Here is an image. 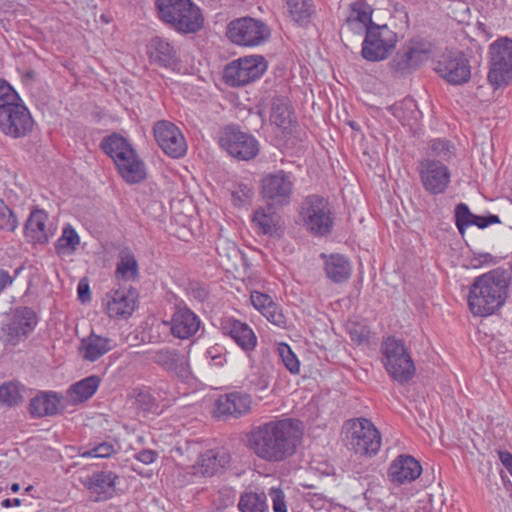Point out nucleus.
I'll return each mask as SVG.
<instances>
[{"instance_id": "4d7b16f0", "label": "nucleus", "mask_w": 512, "mask_h": 512, "mask_svg": "<svg viewBox=\"0 0 512 512\" xmlns=\"http://www.w3.org/2000/svg\"><path fill=\"white\" fill-rule=\"evenodd\" d=\"M160 40L157 38L153 39L148 46L151 60L154 62H160Z\"/></svg>"}, {"instance_id": "c756f323", "label": "nucleus", "mask_w": 512, "mask_h": 512, "mask_svg": "<svg viewBox=\"0 0 512 512\" xmlns=\"http://www.w3.org/2000/svg\"><path fill=\"white\" fill-rule=\"evenodd\" d=\"M253 306L272 324L280 328L286 327V317L272 298L264 293L254 291L250 296Z\"/></svg>"}, {"instance_id": "6ab92c4d", "label": "nucleus", "mask_w": 512, "mask_h": 512, "mask_svg": "<svg viewBox=\"0 0 512 512\" xmlns=\"http://www.w3.org/2000/svg\"><path fill=\"white\" fill-rule=\"evenodd\" d=\"M252 399L247 393L231 392L219 396L214 415L220 419L239 418L251 410Z\"/></svg>"}, {"instance_id": "a18cd8bd", "label": "nucleus", "mask_w": 512, "mask_h": 512, "mask_svg": "<svg viewBox=\"0 0 512 512\" xmlns=\"http://www.w3.org/2000/svg\"><path fill=\"white\" fill-rule=\"evenodd\" d=\"M278 354L285 367L292 373L298 374L300 371V362L291 348L287 344H281L278 347Z\"/></svg>"}, {"instance_id": "2eb2a0df", "label": "nucleus", "mask_w": 512, "mask_h": 512, "mask_svg": "<svg viewBox=\"0 0 512 512\" xmlns=\"http://www.w3.org/2000/svg\"><path fill=\"white\" fill-rule=\"evenodd\" d=\"M293 187L292 175L279 170L262 179L261 194L270 204L284 206L291 201Z\"/></svg>"}, {"instance_id": "7ed1b4c3", "label": "nucleus", "mask_w": 512, "mask_h": 512, "mask_svg": "<svg viewBox=\"0 0 512 512\" xmlns=\"http://www.w3.org/2000/svg\"><path fill=\"white\" fill-rule=\"evenodd\" d=\"M100 148L112 158L119 174L127 183L135 184L145 179L144 163L126 138L113 133L103 138Z\"/></svg>"}, {"instance_id": "c85d7f7f", "label": "nucleus", "mask_w": 512, "mask_h": 512, "mask_svg": "<svg viewBox=\"0 0 512 512\" xmlns=\"http://www.w3.org/2000/svg\"><path fill=\"white\" fill-rule=\"evenodd\" d=\"M372 7L363 2L356 1L350 5V13L346 24L350 31L356 34L366 33L370 27L376 24L372 21Z\"/></svg>"}, {"instance_id": "864d4df0", "label": "nucleus", "mask_w": 512, "mask_h": 512, "mask_svg": "<svg viewBox=\"0 0 512 512\" xmlns=\"http://www.w3.org/2000/svg\"><path fill=\"white\" fill-rule=\"evenodd\" d=\"M135 405L142 411H150L155 405V399L149 392H139L135 398Z\"/></svg>"}, {"instance_id": "423d86ee", "label": "nucleus", "mask_w": 512, "mask_h": 512, "mask_svg": "<svg viewBox=\"0 0 512 512\" xmlns=\"http://www.w3.org/2000/svg\"><path fill=\"white\" fill-rule=\"evenodd\" d=\"M303 226L313 235L325 236L331 233L333 217L329 202L319 195L306 197L300 208Z\"/></svg>"}, {"instance_id": "72a5a7b5", "label": "nucleus", "mask_w": 512, "mask_h": 512, "mask_svg": "<svg viewBox=\"0 0 512 512\" xmlns=\"http://www.w3.org/2000/svg\"><path fill=\"white\" fill-rule=\"evenodd\" d=\"M325 272L331 281L342 283L350 278L351 265L346 257L333 254L325 261Z\"/></svg>"}, {"instance_id": "f704fd0d", "label": "nucleus", "mask_w": 512, "mask_h": 512, "mask_svg": "<svg viewBox=\"0 0 512 512\" xmlns=\"http://www.w3.org/2000/svg\"><path fill=\"white\" fill-rule=\"evenodd\" d=\"M270 119L273 124L286 130L292 124V112L288 101L284 98H274L272 101Z\"/></svg>"}, {"instance_id": "f257e3e1", "label": "nucleus", "mask_w": 512, "mask_h": 512, "mask_svg": "<svg viewBox=\"0 0 512 512\" xmlns=\"http://www.w3.org/2000/svg\"><path fill=\"white\" fill-rule=\"evenodd\" d=\"M302 431L293 419L269 421L247 434V447L261 460L279 463L295 454Z\"/></svg>"}, {"instance_id": "69168bd1", "label": "nucleus", "mask_w": 512, "mask_h": 512, "mask_svg": "<svg viewBox=\"0 0 512 512\" xmlns=\"http://www.w3.org/2000/svg\"><path fill=\"white\" fill-rule=\"evenodd\" d=\"M500 218L497 216V215H489L487 216V224L488 226L491 225V224H496V223H500Z\"/></svg>"}, {"instance_id": "4468645a", "label": "nucleus", "mask_w": 512, "mask_h": 512, "mask_svg": "<svg viewBox=\"0 0 512 512\" xmlns=\"http://www.w3.org/2000/svg\"><path fill=\"white\" fill-rule=\"evenodd\" d=\"M348 440L360 455H374L381 446V435L374 424L365 418H357L348 422Z\"/></svg>"}, {"instance_id": "b1692460", "label": "nucleus", "mask_w": 512, "mask_h": 512, "mask_svg": "<svg viewBox=\"0 0 512 512\" xmlns=\"http://www.w3.org/2000/svg\"><path fill=\"white\" fill-rule=\"evenodd\" d=\"M118 476L112 471H98L85 477L81 482L92 494L95 501H104L111 498L115 492V482Z\"/></svg>"}, {"instance_id": "bb28decb", "label": "nucleus", "mask_w": 512, "mask_h": 512, "mask_svg": "<svg viewBox=\"0 0 512 512\" xmlns=\"http://www.w3.org/2000/svg\"><path fill=\"white\" fill-rule=\"evenodd\" d=\"M61 396L53 391H41L30 401L29 412L33 418L55 416L60 413Z\"/></svg>"}, {"instance_id": "49530a36", "label": "nucleus", "mask_w": 512, "mask_h": 512, "mask_svg": "<svg viewBox=\"0 0 512 512\" xmlns=\"http://www.w3.org/2000/svg\"><path fill=\"white\" fill-rule=\"evenodd\" d=\"M453 146L447 140L436 139L431 142L430 150L432 155L441 158L442 160H449L453 156Z\"/></svg>"}, {"instance_id": "a211bd4d", "label": "nucleus", "mask_w": 512, "mask_h": 512, "mask_svg": "<svg viewBox=\"0 0 512 512\" xmlns=\"http://www.w3.org/2000/svg\"><path fill=\"white\" fill-rule=\"evenodd\" d=\"M162 325L169 327L171 335L180 340L193 337L200 328L201 320L187 307H176L169 321H162Z\"/></svg>"}, {"instance_id": "6e6552de", "label": "nucleus", "mask_w": 512, "mask_h": 512, "mask_svg": "<svg viewBox=\"0 0 512 512\" xmlns=\"http://www.w3.org/2000/svg\"><path fill=\"white\" fill-rule=\"evenodd\" d=\"M431 54L430 43L411 40L404 44L391 59L390 70L395 77H405L428 61Z\"/></svg>"}, {"instance_id": "5701e85b", "label": "nucleus", "mask_w": 512, "mask_h": 512, "mask_svg": "<svg viewBox=\"0 0 512 512\" xmlns=\"http://www.w3.org/2000/svg\"><path fill=\"white\" fill-rule=\"evenodd\" d=\"M106 311L111 318H127L135 310L138 293L136 289L115 290L107 295Z\"/></svg>"}, {"instance_id": "de8ad7c7", "label": "nucleus", "mask_w": 512, "mask_h": 512, "mask_svg": "<svg viewBox=\"0 0 512 512\" xmlns=\"http://www.w3.org/2000/svg\"><path fill=\"white\" fill-rule=\"evenodd\" d=\"M115 453L114 445L110 442H102L97 446L83 452L82 457L108 458Z\"/></svg>"}, {"instance_id": "1a4fd4ad", "label": "nucleus", "mask_w": 512, "mask_h": 512, "mask_svg": "<svg viewBox=\"0 0 512 512\" xmlns=\"http://www.w3.org/2000/svg\"><path fill=\"white\" fill-rule=\"evenodd\" d=\"M267 69L263 56L251 55L236 59L226 65L223 78L231 87H241L259 79Z\"/></svg>"}, {"instance_id": "6e6d98bb", "label": "nucleus", "mask_w": 512, "mask_h": 512, "mask_svg": "<svg viewBox=\"0 0 512 512\" xmlns=\"http://www.w3.org/2000/svg\"><path fill=\"white\" fill-rule=\"evenodd\" d=\"M156 457L157 453L152 450H142L136 456V458L144 464H150L154 462Z\"/></svg>"}, {"instance_id": "a19ab883", "label": "nucleus", "mask_w": 512, "mask_h": 512, "mask_svg": "<svg viewBox=\"0 0 512 512\" xmlns=\"http://www.w3.org/2000/svg\"><path fill=\"white\" fill-rule=\"evenodd\" d=\"M22 389L19 383L8 382L0 385V402L8 406H16L23 401Z\"/></svg>"}, {"instance_id": "9d476101", "label": "nucleus", "mask_w": 512, "mask_h": 512, "mask_svg": "<svg viewBox=\"0 0 512 512\" xmlns=\"http://www.w3.org/2000/svg\"><path fill=\"white\" fill-rule=\"evenodd\" d=\"M397 41V34L388 25L376 24L365 33L361 55L370 62L382 61L394 50Z\"/></svg>"}, {"instance_id": "473e14b6", "label": "nucleus", "mask_w": 512, "mask_h": 512, "mask_svg": "<svg viewBox=\"0 0 512 512\" xmlns=\"http://www.w3.org/2000/svg\"><path fill=\"white\" fill-rule=\"evenodd\" d=\"M99 384L100 379L96 375L88 376L76 382L67 390L69 401L72 404H78L90 399L97 391Z\"/></svg>"}, {"instance_id": "e2e57ef3", "label": "nucleus", "mask_w": 512, "mask_h": 512, "mask_svg": "<svg viewBox=\"0 0 512 512\" xmlns=\"http://www.w3.org/2000/svg\"><path fill=\"white\" fill-rule=\"evenodd\" d=\"M1 505L5 508H9L11 506H20L21 500L19 498H14L13 500L7 498L2 501Z\"/></svg>"}, {"instance_id": "f8f14e48", "label": "nucleus", "mask_w": 512, "mask_h": 512, "mask_svg": "<svg viewBox=\"0 0 512 512\" xmlns=\"http://www.w3.org/2000/svg\"><path fill=\"white\" fill-rule=\"evenodd\" d=\"M226 34L231 42L237 45L252 47L266 41L270 36V30L261 20L252 17H242L228 24Z\"/></svg>"}, {"instance_id": "dca6fc26", "label": "nucleus", "mask_w": 512, "mask_h": 512, "mask_svg": "<svg viewBox=\"0 0 512 512\" xmlns=\"http://www.w3.org/2000/svg\"><path fill=\"white\" fill-rule=\"evenodd\" d=\"M436 73L453 85H461L471 77V67L468 59L461 52L444 53L434 67Z\"/></svg>"}, {"instance_id": "0e129e2a", "label": "nucleus", "mask_w": 512, "mask_h": 512, "mask_svg": "<svg viewBox=\"0 0 512 512\" xmlns=\"http://www.w3.org/2000/svg\"><path fill=\"white\" fill-rule=\"evenodd\" d=\"M153 132L156 142L160 145V121L154 123Z\"/></svg>"}, {"instance_id": "09e8293b", "label": "nucleus", "mask_w": 512, "mask_h": 512, "mask_svg": "<svg viewBox=\"0 0 512 512\" xmlns=\"http://www.w3.org/2000/svg\"><path fill=\"white\" fill-rule=\"evenodd\" d=\"M16 100H20L18 93L6 80L0 78V110Z\"/></svg>"}, {"instance_id": "c03bdc74", "label": "nucleus", "mask_w": 512, "mask_h": 512, "mask_svg": "<svg viewBox=\"0 0 512 512\" xmlns=\"http://www.w3.org/2000/svg\"><path fill=\"white\" fill-rule=\"evenodd\" d=\"M18 225L14 212L0 199V230L14 232Z\"/></svg>"}, {"instance_id": "20e7f679", "label": "nucleus", "mask_w": 512, "mask_h": 512, "mask_svg": "<svg viewBox=\"0 0 512 512\" xmlns=\"http://www.w3.org/2000/svg\"><path fill=\"white\" fill-rule=\"evenodd\" d=\"M162 21L178 32L190 34L202 29L204 17L191 0H162Z\"/></svg>"}, {"instance_id": "7c9ffc66", "label": "nucleus", "mask_w": 512, "mask_h": 512, "mask_svg": "<svg viewBox=\"0 0 512 512\" xmlns=\"http://www.w3.org/2000/svg\"><path fill=\"white\" fill-rule=\"evenodd\" d=\"M48 214L42 209H34L24 227V233L29 242L35 244H44L49 240L47 230Z\"/></svg>"}, {"instance_id": "338daca9", "label": "nucleus", "mask_w": 512, "mask_h": 512, "mask_svg": "<svg viewBox=\"0 0 512 512\" xmlns=\"http://www.w3.org/2000/svg\"><path fill=\"white\" fill-rule=\"evenodd\" d=\"M10 490L14 493H17L20 490V485L18 483H13L10 486Z\"/></svg>"}, {"instance_id": "774afa93", "label": "nucleus", "mask_w": 512, "mask_h": 512, "mask_svg": "<svg viewBox=\"0 0 512 512\" xmlns=\"http://www.w3.org/2000/svg\"><path fill=\"white\" fill-rule=\"evenodd\" d=\"M155 9L157 11V14L160 15V0L154 1Z\"/></svg>"}, {"instance_id": "39448f33", "label": "nucleus", "mask_w": 512, "mask_h": 512, "mask_svg": "<svg viewBox=\"0 0 512 512\" xmlns=\"http://www.w3.org/2000/svg\"><path fill=\"white\" fill-rule=\"evenodd\" d=\"M383 364L388 374L398 383L405 384L415 375V364L404 342L388 337L381 345Z\"/></svg>"}, {"instance_id": "412c9836", "label": "nucleus", "mask_w": 512, "mask_h": 512, "mask_svg": "<svg viewBox=\"0 0 512 512\" xmlns=\"http://www.w3.org/2000/svg\"><path fill=\"white\" fill-rule=\"evenodd\" d=\"M231 462L230 453L223 447L209 449L201 453L197 462V473L212 477L225 469H227Z\"/></svg>"}, {"instance_id": "aec40b11", "label": "nucleus", "mask_w": 512, "mask_h": 512, "mask_svg": "<svg viewBox=\"0 0 512 512\" xmlns=\"http://www.w3.org/2000/svg\"><path fill=\"white\" fill-rule=\"evenodd\" d=\"M221 329L223 334L230 336L243 351L248 353L256 348L257 336L248 324L229 317L222 320Z\"/></svg>"}, {"instance_id": "2f4dec72", "label": "nucleus", "mask_w": 512, "mask_h": 512, "mask_svg": "<svg viewBox=\"0 0 512 512\" xmlns=\"http://www.w3.org/2000/svg\"><path fill=\"white\" fill-rule=\"evenodd\" d=\"M114 348L110 338L91 333L81 340L79 353L84 360L95 362Z\"/></svg>"}, {"instance_id": "4c0bfd02", "label": "nucleus", "mask_w": 512, "mask_h": 512, "mask_svg": "<svg viewBox=\"0 0 512 512\" xmlns=\"http://www.w3.org/2000/svg\"><path fill=\"white\" fill-rule=\"evenodd\" d=\"M253 223L259 229L260 233L273 235L278 229L280 216L275 212H266L263 208H260L254 213Z\"/></svg>"}, {"instance_id": "9b49d317", "label": "nucleus", "mask_w": 512, "mask_h": 512, "mask_svg": "<svg viewBox=\"0 0 512 512\" xmlns=\"http://www.w3.org/2000/svg\"><path fill=\"white\" fill-rule=\"evenodd\" d=\"M490 55L488 81L494 88H499L512 80V39H497L490 45Z\"/></svg>"}, {"instance_id": "cd10ccee", "label": "nucleus", "mask_w": 512, "mask_h": 512, "mask_svg": "<svg viewBox=\"0 0 512 512\" xmlns=\"http://www.w3.org/2000/svg\"><path fill=\"white\" fill-rule=\"evenodd\" d=\"M162 368L171 377H176L180 381H185L190 376V368L186 356L174 348H162Z\"/></svg>"}, {"instance_id": "a878e982", "label": "nucleus", "mask_w": 512, "mask_h": 512, "mask_svg": "<svg viewBox=\"0 0 512 512\" xmlns=\"http://www.w3.org/2000/svg\"><path fill=\"white\" fill-rule=\"evenodd\" d=\"M38 323L35 311L30 307H18L13 313L11 322L7 325L11 338L25 337L30 334Z\"/></svg>"}, {"instance_id": "bf43d9fd", "label": "nucleus", "mask_w": 512, "mask_h": 512, "mask_svg": "<svg viewBox=\"0 0 512 512\" xmlns=\"http://www.w3.org/2000/svg\"><path fill=\"white\" fill-rule=\"evenodd\" d=\"M14 277L10 276L6 270L0 269V294L8 286L12 285Z\"/></svg>"}, {"instance_id": "13d9d810", "label": "nucleus", "mask_w": 512, "mask_h": 512, "mask_svg": "<svg viewBox=\"0 0 512 512\" xmlns=\"http://www.w3.org/2000/svg\"><path fill=\"white\" fill-rule=\"evenodd\" d=\"M78 297L81 302H86L90 299V287L87 283L80 281L78 284Z\"/></svg>"}, {"instance_id": "052dcab7", "label": "nucleus", "mask_w": 512, "mask_h": 512, "mask_svg": "<svg viewBox=\"0 0 512 512\" xmlns=\"http://www.w3.org/2000/svg\"><path fill=\"white\" fill-rule=\"evenodd\" d=\"M498 455L501 463L512 475V454L507 451H498Z\"/></svg>"}, {"instance_id": "f3484780", "label": "nucleus", "mask_w": 512, "mask_h": 512, "mask_svg": "<svg viewBox=\"0 0 512 512\" xmlns=\"http://www.w3.org/2000/svg\"><path fill=\"white\" fill-rule=\"evenodd\" d=\"M418 170L421 183L428 193L438 195L446 191L451 174L445 164L435 159H424L419 163Z\"/></svg>"}, {"instance_id": "393cba45", "label": "nucleus", "mask_w": 512, "mask_h": 512, "mask_svg": "<svg viewBox=\"0 0 512 512\" xmlns=\"http://www.w3.org/2000/svg\"><path fill=\"white\" fill-rule=\"evenodd\" d=\"M162 152L178 159L187 152L186 140L180 129L170 121L162 120Z\"/></svg>"}, {"instance_id": "603ef678", "label": "nucleus", "mask_w": 512, "mask_h": 512, "mask_svg": "<svg viewBox=\"0 0 512 512\" xmlns=\"http://www.w3.org/2000/svg\"><path fill=\"white\" fill-rule=\"evenodd\" d=\"M252 196L253 190L245 184H239L237 189L232 192L234 204L238 206L247 203Z\"/></svg>"}, {"instance_id": "5fc2aeb1", "label": "nucleus", "mask_w": 512, "mask_h": 512, "mask_svg": "<svg viewBox=\"0 0 512 512\" xmlns=\"http://www.w3.org/2000/svg\"><path fill=\"white\" fill-rule=\"evenodd\" d=\"M487 264H495V257L489 253L479 254L472 259L473 267L477 268Z\"/></svg>"}, {"instance_id": "37998d69", "label": "nucleus", "mask_w": 512, "mask_h": 512, "mask_svg": "<svg viewBox=\"0 0 512 512\" xmlns=\"http://www.w3.org/2000/svg\"><path fill=\"white\" fill-rule=\"evenodd\" d=\"M475 215L469 210V207L460 203L455 207V224L461 235H464L467 227L473 225Z\"/></svg>"}, {"instance_id": "ea45409f", "label": "nucleus", "mask_w": 512, "mask_h": 512, "mask_svg": "<svg viewBox=\"0 0 512 512\" xmlns=\"http://www.w3.org/2000/svg\"><path fill=\"white\" fill-rule=\"evenodd\" d=\"M291 19L306 24L313 12L312 0H284Z\"/></svg>"}, {"instance_id": "58836bf2", "label": "nucleus", "mask_w": 512, "mask_h": 512, "mask_svg": "<svg viewBox=\"0 0 512 512\" xmlns=\"http://www.w3.org/2000/svg\"><path fill=\"white\" fill-rule=\"evenodd\" d=\"M115 273L116 277L121 280H131L137 277L138 264L134 255L130 251H120Z\"/></svg>"}, {"instance_id": "8fccbe9b", "label": "nucleus", "mask_w": 512, "mask_h": 512, "mask_svg": "<svg viewBox=\"0 0 512 512\" xmlns=\"http://www.w3.org/2000/svg\"><path fill=\"white\" fill-rule=\"evenodd\" d=\"M269 496L272 501L274 512H288L286 495L280 488L272 487L269 489Z\"/></svg>"}, {"instance_id": "79ce46f5", "label": "nucleus", "mask_w": 512, "mask_h": 512, "mask_svg": "<svg viewBox=\"0 0 512 512\" xmlns=\"http://www.w3.org/2000/svg\"><path fill=\"white\" fill-rule=\"evenodd\" d=\"M171 208L172 210H175V206L173 204H171ZM173 213L175 214L174 221L177 224H179V226L174 225V223L172 222L168 230L169 234L175 236L180 240L186 242L190 241V239L192 238V231L188 227L189 219L187 215L183 213L177 215L175 211H173Z\"/></svg>"}, {"instance_id": "f03ea898", "label": "nucleus", "mask_w": 512, "mask_h": 512, "mask_svg": "<svg viewBox=\"0 0 512 512\" xmlns=\"http://www.w3.org/2000/svg\"><path fill=\"white\" fill-rule=\"evenodd\" d=\"M507 294L506 273L495 269L476 278L470 287L468 305L474 315H491L505 303Z\"/></svg>"}, {"instance_id": "0eeeda50", "label": "nucleus", "mask_w": 512, "mask_h": 512, "mask_svg": "<svg viewBox=\"0 0 512 512\" xmlns=\"http://www.w3.org/2000/svg\"><path fill=\"white\" fill-rule=\"evenodd\" d=\"M219 145L228 155L241 161L254 159L260 150L258 140L236 125H228L221 130Z\"/></svg>"}, {"instance_id": "ddd939ff", "label": "nucleus", "mask_w": 512, "mask_h": 512, "mask_svg": "<svg viewBox=\"0 0 512 512\" xmlns=\"http://www.w3.org/2000/svg\"><path fill=\"white\" fill-rule=\"evenodd\" d=\"M34 120L20 100L12 101L0 110V131L12 138L25 137L32 132Z\"/></svg>"}, {"instance_id": "3c124183", "label": "nucleus", "mask_w": 512, "mask_h": 512, "mask_svg": "<svg viewBox=\"0 0 512 512\" xmlns=\"http://www.w3.org/2000/svg\"><path fill=\"white\" fill-rule=\"evenodd\" d=\"M162 66L177 70L179 66V60L176 54V50L169 43L162 42Z\"/></svg>"}, {"instance_id": "c9c22d12", "label": "nucleus", "mask_w": 512, "mask_h": 512, "mask_svg": "<svg viewBox=\"0 0 512 512\" xmlns=\"http://www.w3.org/2000/svg\"><path fill=\"white\" fill-rule=\"evenodd\" d=\"M238 508L241 512H269L266 495L253 491L240 496Z\"/></svg>"}, {"instance_id": "4be33fe9", "label": "nucleus", "mask_w": 512, "mask_h": 512, "mask_svg": "<svg viewBox=\"0 0 512 512\" xmlns=\"http://www.w3.org/2000/svg\"><path fill=\"white\" fill-rule=\"evenodd\" d=\"M422 472L420 463L409 455L398 456L390 465L388 478L394 484L410 483L416 480Z\"/></svg>"}, {"instance_id": "680f3d73", "label": "nucleus", "mask_w": 512, "mask_h": 512, "mask_svg": "<svg viewBox=\"0 0 512 512\" xmlns=\"http://www.w3.org/2000/svg\"><path fill=\"white\" fill-rule=\"evenodd\" d=\"M473 225L477 226L480 229H484V228L488 227L487 217L475 215Z\"/></svg>"}, {"instance_id": "e433bc0d", "label": "nucleus", "mask_w": 512, "mask_h": 512, "mask_svg": "<svg viewBox=\"0 0 512 512\" xmlns=\"http://www.w3.org/2000/svg\"><path fill=\"white\" fill-rule=\"evenodd\" d=\"M80 244V237L71 225H66L61 237L55 243V251L59 256L72 255Z\"/></svg>"}]
</instances>
